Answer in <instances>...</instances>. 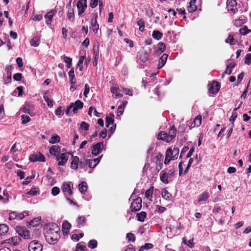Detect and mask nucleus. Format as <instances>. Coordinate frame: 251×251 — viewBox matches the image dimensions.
<instances>
[{
    "mask_svg": "<svg viewBox=\"0 0 251 251\" xmlns=\"http://www.w3.org/2000/svg\"><path fill=\"white\" fill-rule=\"evenodd\" d=\"M45 236L47 241L50 244H54L59 239L60 228L54 223H50L44 227Z\"/></svg>",
    "mask_w": 251,
    "mask_h": 251,
    "instance_id": "f257e3e1",
    "label": "nucleus"
},
{
    "mask_svg": "<svg viewBox=\"0 0 251 251\" xmlns=\"http://www.w3.org/2000/svg\"><path fill=\"white\" fill-rule=\"evenodd\" d=\"M114 115L112 113L109 114L106 117V126L107 128H109L111 134H112L116 129V125H114Z\"/></svg>",
    "mask_w": 251,
    "mask_h": 251,
    "instance_id": "f03ea898",
    "label": "nucleus"
},
{
    "mask_svg": "<svg viewBox=\"0 0 251 251\" xmlns=\"http://www.w3.org/2000/svg\"><path fill=\"white\" fill-rule=\"evenodd\" d=\"M28 215V212L26 211H24L21 213H18L17 212L14 211L10 213L9 220H22L25 216Z\"/></svg>",
    "mask_w": 251,
    "mask_h": 251,
    "instance_id": "7ed1b4c3",
    "label": "nucleus"
},
{
    "mask_svg": "<svg viewBox=\"0 0 251 251\" xmlns=\"http://www.w3.org/2000/svg\"><path fill=\"white\" fill-rule=\"evenodd\" d=\"M78 15L81 16L85 11L87 7V0H79L76 4Z\"/></svg>",
    "mask_w": 251,
    "mask_h": 251,
    "instance_id": "20e7f679",
    "label": "nucleus"
},
{
    "mask_svg": "<svg viewBox=\"0 0 251 251\" xmlns=\"http://www.w3.org/2000/svg\"><path fill=\"white\" fill-rule=\"evenodd\" d=\"M29 251H42L43 246L37 241H32L28 245Z\"/></svg>",
    "mask_w": 251,
    "mask_h": 251,
    "instance_id": "39448f33",
    "label": "nucleus"
},
{
    "mask_svg": "<svg viewBox=\"0 0 251 251\" xmlns=\"http://www.w3.org/2000/svg\"><path fill=\"white\" fill-rule=\"evenodd\" d=\"M179 151V150L178 148H174L173 150L169 148L166 151V154L167 157L172 158V160H175L177 158Z\"/></svg>",
    "mask_w": 251,
    "mask_h": 251,
    "instance_id": "423d86ee",
    "label": "nucleus"
},
{
    "mask_svg": "<svg viewBox=\"0 0 251 251\" xmlns=\"http://www.w3.org/2000/svg\"><path fill=\"white\" fill-rule=\"evenodd\" d=\"M142 207V200L140 198H137L133 201L130 205L132 211H137L140 210Z\"/></svg>",
    "mask_w": 251,
    "mask_h": 251,
    "instance_id": "0eeeda50",
    "label": "nucleus"
},
{
    "mask_svg": "<svg viewBox=\"0 0 251 251\" xmlns=\"http://www.w3.org/2000/svg\"><path fill=\"white\" fill-rule=\"evenodd\" d=\"M104 145L103 142H98L92 146V153L95 155H98L103 150Z\"/></svg>",
    "mask_w": 251,
    "mask_h": 251,
    "instance_id": "6e6552de",
    "label": "nucleus"
},
{
    "mask_svg": "<svg viewBox=\"0 0 251 251\" xmlns=\"http://www.w3.org/2000/svg\"><path fill=\"white\" fill-rule=\"evenodd\" d=\"M226 8L229 12L235 13L237 11L235 0H227Z\"/></svg>",
    "mask_w": 251,
    "mask_h": 251,
    "instance_id": "1a4fd4ad",
    "label": "nucleus"
},
{
    "mask_svg": "<svg viewBox=\"0 0 251 251\" xmlns=\"http://www.w3.org/2000/svg\"><path fill=\"white\" fill-rule=\"evenodd\" d=\"M98 17V16L97 14H94L91 21L90 28H91L95 33H97L99 29V25L97 23Z\"/></svg>",
    "mask_w": 251,
    "mask_h": 251,
    "instance_id": "9d476101",
    "label": "nucleus"
},
{
    "mask_svg": "<svg viewBox=\"0 0 251 251\" xmlns=\"http://www.w3.org/2000/svg\"><path fill=\"white\" fill-rule=\"evenodd\" d=\"M29 159L31 162L45 161V158L44 155L40 152L31 154L30 155Z\"/></svg>",
    "mask_w": 251,
    "mask_h": 251,
    "instance_id": "9b49d317",
    "label": "nucleus"
},
{
    "mask_svg": "<svg viewBox=\"0 0 251 251\" xmlns=\"http://www.w3.org/2000/svg\"><path fill=\"white\" fill-rule=\"evenodd\" d=\"M220 88V84L217 81H213L212 83L209 85V92L210 94L217 93Z\"/></svg>",
    "mask_w": 251,
    "mask_h": 251,
    "instance_id": "f8f14e48",
    "label": "nucleus"
},
{
    "mask_svg": "<svg viewBox=\"0 0 251 251\" xmlns=\"http://www.w3.org/2000/svg\"><path fill=\"white\" fill-rule=\"evenodd\" d=\"M69 155L68 153H63L60 156H57L56 159L58 162V165L59 166L64 165L68 159Z\"/></svg>",
    "mask_w": 251,
    "mask_h": 251,
    "instance_id": "ddd939ff",
    "label": "nucleus"
},
{
    "mask_svg": "<svg viewBox=\"0 0 251 251\" xmlns=\"http://www.w3.org/2000/svg\"><path fill=\"white\" fill-rule=\"evenodd\" d=\"M101 157L102 155L94 159H85V164H87L90 168H94L100 162Z\"/></svg>",
    "mask_w": 251,
    "mask_h": 251,
    "instance_id": "4468645a",
    "label": "nucleus"
},
{
    "mask_svg": "<svg viewBox=\"0 0 251 251\" xmlns=\"http://www.w3.org/2000/svg\"><path fill=\"white\" fill-rule=\"evenodd\" d=\"M62 190L65 196L67 197L71 196L73 192L69 183H64L62 186Z\"/></svg>",
    "mask_w": 251,
    "mask_h": 251,
    "instance_id": "2eb2a0df",
    "label": "nucleus"
},
{
    "mask_svg": "<svg viewBox=\"0 0 251 251\" xmlns=\"http://www.w3.org/2000/svg\"><path fill=\"white\" fill-rule=\"evenodd\" d=\"M67 17L70 22L73 23L75 21L74 8L70 4L67 6Z\"/></svg>",
    "mask_w": 251,
    "mask_h": 251,
    "instance_id": "dca6fc26",
    "label": "nucleus"
},
{
    "mask_svg": "<svg viewBox=\"0 0 251 251\" xmlns=\"http://www.w3.org/2000/svg\"><path fill=\"white\" fill-rule=\"evenodd\" d=\"M166 49V45L163 42H159L157 45V47L154 51L155 54L159 55L163 53Z\"/></svg>",
    "mask_w": 251,
    "mask_h": 251,
    "instance_id": "f3484780",
    "label": "nucleus"
},
{
    "mask_svg": "<svg viewBox=\"0 0 251 251\" xmlns=\"http://www.w3.org/2000/svg\"><path fill=\"white\" fill-rule=\"evenodd\" d=\"M56 11L52 10L48 12L45 15L46 23L47 25H50L52 22V19L55 14Z\"/></svg>",
    "mask_w": 251,
    "mask_h": 251,
    "instance_id": "a211bd4d",
    "label": "nucleus"
},
{
    "mask_svg": "<svg viewBox=\"0 0 251 251\" xmlns=\"http://www.w3.org/2000/svg\"><path fill=\"white\" fill-rule=\"evenodd\" d=\"M60 147L59 146L53 145L50 148L49 152L50 154L56 157L58 156V154L60 152Z\"/></svg>",
    "mask_w": 251,
    "mask_h": 251,
    "instance_id": "6ab92c4d",
    "label": "nucleus"
},
{
    "mask_svg": "<svg viewBox=\"0 0 251 251\" xmlns=\"http://www.w3.org/2000/svg\"><path fill=\"white\" fill-rule=\"evenodd\" d=\"M168 57V55L167 54L164 53L159 58L157 67L158 69L162 68L165 65L167 61Z\"/></svg>",
    "mask_w": 251,
    "mask_h": 251,
    "instance_id": "aec40b11",
    "label": "nucleus"
},
{
    "mask_svg": "<svg viewBox=\"0 0 251 251\" xmlns=\"http://www.w3.org/2000/svg\"><path fill=\"white\" fill-rule=\"evenodd\" d=\"M73 112L76 113L78 109H81L83 106V103L79 100H77L75 103H73Z\"/></svg>",
    "mask_w": 251,
    "mask_h": 251,
    "instance_id": "412c9836",
    "label": "nucleus"
},
{
    "mask_svg": "<svg viewBox=\"0 0 251 251\" xmlns=\"http://www.w3.org/2000/svg\"><path fill=\"white\" fill-rule=\"evenodd\" d=\"M160 180L165 184H167L169 182V179H170V176H169V174L166 173L164 171H161L160 172Z\"/></svg>",
    "mask_w": 251,
    "mask_h": 251,
    "instance_id": "4be33fe9",
    "label": "nucleus"
},
{
    "mask_svg": "<svg viewBox=\"0 0 251 251\" xmlns=\"http://www.w3.org/2000/svg\"><path fill=\"white\" fill-rule=\"evenodd\" d=\"M209 197V193L205 191L199 195L198 201L199 202H205L208 199Z\"/></svg>",
    "mask_w": 251,
    "mask_h": 251,
    "instance_id": "5701e85b",
    "label": "nucleus"
},
{
    "mask_svg": "<svg viewBox=\"0 0 251 251\" xmlns=\"http://www.w3.org/2000/svg\"><path fill=\"white\" fill-rule=\"evenodd\" d=\"M79 161L78 157L73 156L72 160L71 163V168L74 170H76L78 168V165Z\"/></svg>",
    "mask_w": 251,
    "mask_h": 251,
    "instance_id": "b1692460",
    "label": "nucleus"
},
{
    "mask_svg": "<svg viewBox=\"0 0 251 251\" xmlns=\"http://www.w3.org/2000/svg\"><path fill=\"white\" fill-rule=\"evenodd\" d=\"M176 129L174 126H173L170 129L168 136L169 138L167 139L168 141H171L176 136Z\"/></svg>",
    "mask_w": 251,
    "mask_h": 251,
    "instance_id": "393cba45",
    "label": "nucleus"
},
{
    "mask_svg": "<svg viewBox=\"0 0 251 251\" xmlns=\"http://www.w3.org/2000/svg\"><path fill=\"white\" fill-rule=\"evenodd\" d=\"M196 0H191L189 2V5L187 6V10L189 12L193 13L197 9V6L195 4Z\"/></svg>",
    "mask_w": 251,
    "mask_h": 251,
    "instance_id": "a878e982",
    "label": "nucleus"
},
{
    "mask_svg": "<svg viewBox=\"0 0 251 251\" xmlns=\"http://www.w3.org/2000/svg\"><path fill=\"white\" fill-rule=\"evenodd\" d=\"M111 91L113 93V96L115 98H121L123 96V95L120 93L121 90L118 87H112L111 88Z\"/></svg>",
    "mask_w": 251,
    "mask_h": 251,
    "instance_id": "bb28decb",
    "label": "nucleus"
},
{
    "mask_svg": "<svg viewBox=\"0 0 251 251\" xmlns=\"http://www.w3.org/2000/svg\"><path fill=\"white\" fill-rule=\"evenodd\" d=\"M40 42V36L39 35H36L33 37L30 41V44L33 47H38Z\"/></svg>",
    "mask_w": 251,
    "mask_h": 251,
    "instance_id": "cd10ccee",
    "label": "nucleus"
},
{
    "mask_svg": "<svg viewBox=\"0 0 251 251\" xmlns=\"http://www.w3.org/2000/svg\"><path fill=\"white\" fill-rule=\"evenodd\" d=\"M78 189L79 191L82 194H84L87 190L88 189V186L87 184V183L85 181L81 182L79 185H78Z\"/></svg>",
    "mask_w": 251,
    "mask_h": 251,
    "instance_id": "c85d7f7f",
    "label": "nucleus"
},
{
    "mask_svg": "<svg viewBox=\"0 0 251 251\" xmlns=\"http://www.w3.org/2000/svg\"><path fill=\"white\" fill-rule=\"evenodd\" d=\"M157 138L158 140L165 141L166 142H170V141L167 140V139L169 138L168 134L164 131H161L158 133Z\"/></svg>",
    "mask_w": 251,
    "mask_h": 251,
    "instance_id": "c756f323",
    "label": "nucleus"
},
{
    "mask_svg": "<svg viewBox=\"0 0 251 251\" xmlns=\"http://www.w3.org/2000/svg\"><path fill=\"white\" fill-rule=\"evenodd\" d=\"M241 104V103L240 104V105L236 108H235L233 109V111L232 112V114L231 116V117L229 118V121L232 123V125L234 126L233 122H234L235 120L236 119L237 116V113L236 112V111L240 107V105Z\"/></svg>",
    "mask_w": 251,
    "mask_h": 251,
    "instance_id": "7c9ffc66",
    "label": "nucleus"
},
{
    "mask_svg": "<svg viewBox=\"0 0 251 251\" xmlns=\"http://www.w3.org/2000/svg\"><path fill=\"white\" fill-rule=\"evenodd\" d=\"M19 235L24 239H29L30 237V232L27 230H23L19 233Z\"/></svg>",
    "mask_w": 251,
    "mask_h": 251,
    "instance_id": "2f4dec72",
    "label": "nucleus"
},
{
    "mask_svg": "<svg viewBox=\"0 0 251 251\" xmlns=\"http://www.w3.org/2000/svg\"><path fill=\"white\" fill-rule=\"evenodd\" d=\"M153 188V187H151L150 189H148L145 193V197L150 201H152Z\"/></svg>",
    "mask_w": 251,
    "mask_h": 251,
    "instance_id": "473e14b6",
    "label": "nucleus"
},
{
    "mask_svg": "<svg viewBox=\"0 0 251 251\" xmlns=\"http://www.w3.org/2000/svg\"><path fill=\"white\" fill-rule=\"evenodd\" d=\"M9 229L8 226L5 224L0 225V235H2L6 233Z\"/></svg>",
    "mask_w": 251,
    "mask_h": 251,
    "instance_id": "72a5a7b5",
    "label": "nucleus"
},
{
    "mask_svg": "<svg viewBox=\"0 0 251 251\" xmlns=\"http://www.w3.org/2000/svg\"><path fill=\"white\" fill-rule=\"evenodd\" d=\"M147 216V214H146V212H144V211H142L140 213H138L137 214V220L140 221V222H144V220L145 219V218Z\"/></svg>",
    "mask_w": 251,
    "mask_h": 251,
    "instance_id": "f704fd0d",
    "label": "nucleus"
},
{
    "mask_svg": "<svg viewBox=\"0 0 251 251\" xmlns=\"http://www.w3.org/2000/svg\"><path fill=\"white\" fill-rule=\"evenodd\" d=\"M71 227V225L68 221H65L62 224V230L64 232H67Z\"/></svg>",
    "mask_w": 251,
    "mask_h": 251,
    "instance_id": "c9c22d12",
    "label": "nucleus"
},
{
    "mask_svg": "<svg viewBox=\"0 0 251 251\" xmlns=\"http://www.w3.org/2000/svg\"><path fill=\"white\" fill-rule=\"evenodd\" d=\"M162 35H163L162 33H161L158 30L153 31L152 32V37L154 39H156L157 40H160L162 38Z\"/></svg>",
    "mask_w": 251,
    "mask_h": 251,
    "instance_id": "e433bc0d",
    "label": "nucleus"
},
{
    "mask_svg": "<svg viewBox=\"0 0 251 251\" xmlns=\"http://www.w3.org/2000/svg\"><path fill=\"white\" fill-rule=\"evenodd\" d=\"M60 137L57 134H54L49 140V142L51 144H54L60 142Z\"/></svg>",
    "mask_w": 251,
    "mask_h": 251,
    "instance_id": "4c0bfd02",
    "label": "nucleus"
},
{
    "mask_svg": "<svg viewBox=\"0 0 251 251\" xmlns=\"http://www.w3.org/2000/svg\"><path fill=\"white\" fill-rule=\"evenodd\" d=\"M137 24L139 26V30L143 31L145 28L144 21L142 19H138L137 21Z\"/></svg>",
    "mask_w": 251,
    "mask_h": 251,
    "instance_id": "58836bf2",
    "label": "nucleus"
},
{
    "mask_svg": "<svg viewBox=\"0 0 251 251\" xmlns=\"http://www.w3.org/2000/svg\"><path fill=\"white\" fill-rule=\"evenodd\" d=\"M86 221V218L84 216H79L77 220L76 223L78 225H80L81 226H83L85 225V223Z\"/></svg>",
    "mask_w": 251,
    "mask_h": 251,
    "instance_id": "ea45409f",
    "label": "nucleus"
},
{
    "mask_svg": "<svg viewBox=\"0 0 251 251\" xmlns=\"http://www.w3.org/2000/svg\"><path fill=\"white\" fill-rule=\"evenodd\" d=\"M149 55L147 52H142L140 54V59L143 62H146L148 59Z\"/></svg>",
    "mask_w": 251,
    "mask_h": 251,
    "instance_id": "a19ab883",
    "label": "nucleus"
},
{
    "mask_svg": "<svg viewBox=\"0 0 251 251\" xmlns=\"http://www.w3.org/2000/svg\"><path fill=\"white\" fill-rule=\"evenodd\" d=\"M161 195L162 198L166 200H170L172 197V194L166 190H163Z\"/></svg>",
    "mask_w": 251,
    "mask_h": 251,
    "instance_id": "79ce46f5",
    "label": "nucleus"
},
{
    "mask_svg": "<svg viewBox=\"0 0 251 251\" xmlns=\"http://www.w3.org/2000/svg\"><path fill=\"white\" fill-rule=\"evenodd\" d=\"M153 247V246L151 243H146L144 246L140 247L138 251H144L145 250L151 249Z\"/></svg>",
    "mask_w": 251,
    "mask_h": 251,
    "instance_id": "37998d69",
    "label": "nucleus"
},
{
    "mask_svg": "<svg viewBox=\"0 0 251 251\" xmlns=\"http://www.w3.org/2000/svg\"><path fill=\"white\" fill-rule=\"evenodd\" d=\"M69 76L70 78V82L71 84L74 83L75 82V76L74 74V69H72L69 72Z\"/></svg>",
    "mask_w": 251,
    "mask_h": 251,
    "instance_id": "c03bdc74",
    "label": "nucleus"
},
{
    "mask_svg": "<svg viewBox=\"0 0 251 251\" xmlns=\"http://www.w3.org/2000/svg\"><path fill=\"white\" fill-rule=\"evenodd\" d=\"M201 122V116H197L194 120L193 124L194 126H199Z\"/></svg>",
    "mask_w": 251,
    "mask_h": 251,
    "instance_id": "a18cd8bd",
    "label": "nucleus"
},
{
    "mask_svg": "<svg viewBox=\"0 0 251 251\" xmlns=\"http://www.w3.org/2000/svg\"><path fill=\"white\" fill-rule=\"evenodd\" d=\"M38 193V192L36 190L35 188H32L29 191L26 193L25 195L26 197L29 198L30 195L35 196Z\"/></svg>",
    "mask_w": 251,
    "mask_h": 251,
    "instance_id": "49530a36",
    "label": "nucleus"
},
{
    "mask_svg": "<svg viewBox=\"0 0 251 251\" xmlns=\"http://www.w3.org/2000/svg\"><path fill=\"white\" fill-rule=\"evenodd\" d=\"M44 99L47 103V105L49 107H52L53 106L52 100L50 99L48 96L44 95L43 96Z\"/></svg>",
    "mask_w": 251,
    "mask_h": 251,
    "instance_id": "de8ad7c7",
    "label": "nucleus"
},
{
    "mask_svg": "<svg viewBox=\"0 0 251 251\" xmlns=\"http://www.w3.org/2000/svg\"><path fill=\"white\" fill-rule=\"evenodd\" d=\"M89 126L85 122H82L80 125L79 129L87 131L89 130Z\"/></svg>",
    "mask_w": 251,
    "mask_h": 251,
    "instance_id": "09e8293b",
    "label": "nucleus"
},
{
    "mask_svg": "<svg viewBox=\"0 0 251 251\" xmlns=\"http://www.w3.org/2000/svg\"><path fill=\"white\" fill-rule=\"evenodd\" d=\"M88 246L91 249H95L97 247V242L95 240H91L88 244Z\"/></svg>",
    "mask_w": 251,
    "mask_h": 251,
    "instance_id": "8fccbe9b",
    "label": "nucleus"
},
{
    "mask_svg": "<svg viewBox=\"0 0 251 251\" xmlns=\"http://www.w3.org/2000/svg\"><path fill=\"white\" fill-rule=\"evenodd\" d=\"M126 238L128 240V241L134 242L135 240V236L134 234L132 233H128L126 234Z\"/></svg>",
    "mask_w": 251,
    "mask_h": 251,
    "instance_id": "3c124183",
    "label": "nucleus"
},
{
    "mask_svg": "<svg viewBox=\"0 0 251 251\" xmlns=\"http://www.w3.org/2000/svg\"><path fill=\"white\" fill-rule=\"evenodd\" d=\"M20 239L17 237H12L11 239H9L8 243L10 244L15 246L17 244L18 241H19Z\"/></svg>",
    "mask_w": 251,
    "mask_h": 251,
    "instance_id": "603ef678",
    "label": "nucleus"
},
{
    "mask_svg": "<svg viewBox=\"0 0 251 251\" xmlns=\"http://www.w3.org/2000/svg\"><path fill=\"white\" fill-rule=\"evenodd\" d=\"M156 211L159 214L163 213L167 210L165 207H163L158 205H156Z\"/></svg>",
    "mask_w": 251,
    "mask_h": 251,
    "instance_id": "864d4df0",
    "label": "nucleus"
},
{
    "mask_svg": "<svg viewBox=\"0 0 251 251\" xmlns=\"http://www.w3.org/2000/svg\"><path fill=\"white\" fill-rule=\"evenodd\" d=\"M55 114L59 117H61L64 114V110L62 109V107L61 106L57 108L55 111Z\"/></svg>",
    "mask_w": 251,
    "mask_h": 251,
    "instance_id": "5fc2aeb1",
    "label": "nucleus"
},
{
    "mask_svg": "<svg viewBox=\"0 0 251 251\" xmlns=\"http://www.w3.org/2000/svg\"><path fill=\"white\" fill-rule=\"evenodd\" d=\"M250 31H251V30H249V29H248V28L246 26H245L243 28L240 29V33H241V34H242L243 35H246L247 34L250 32Z\"/></svg>",
    "mask_w": 251,
    "mask_h": 251,
    "instance_id": "6e6d98bb",
    "label": "nucleus"
},
{
    "mask_svg": "<svg viewBox=\"0 0 251 251\" xmlns=\"http://www.w3.org/2000/svg\"><path fill=\"white\" fill-rule=\"evenodd\" d=\"M22 124H25L27 123L30 121V118L28 116L22 115Z\"/></svg>",
    "mask_w": 251,
    "mask_h": 251,
    "instance_id": "4d7b16f0",
    "label": "nucleus"
},
{
    "mask_svg": "<svg viewBox=\"0 0 251 251\" xmlns=\"http://www.w3.org/2000/svg\"><path fill=\"white\" fill-rule=\"evenodd\" d=\"M60 192V189L58 187L55 186L53 187L51 189V194L53 196L57 195Z\"/></svg>",
    "mask_w": 251,
    "mask_h": 251,
    "instance_id": "13d9d810",
    "label": "nucleus"
},
{
    "mask_svg": "<svg viewBox=\"0 0 251 251\" xmlns=\"http://www.w3.org/2000/svg\"><path fill=\"white\" fill-rule=\"evenodd\" d=\"M39 224H40L39 219H38V218H37V219H34L33 220H32L31 221H30V222L29 223V225L31 226H38V225H39Z\"/></svg>",
    "mask_w": 251,
    "mask_h": 251,
    "instance_id": "bf43d9fd",
    "label": "nucleus"
},
{
    "mask_svg": "<svg viewBox=\"0 0 251 251\" xmlns=\"http://www.w3.org/2000/svg\"><path fill=\"white\" fill-rule=\"evenodd\" d=\"M122 92H124L126 95L132 96L133 95L132 91L130 89L127 88H122Z\"/></svg>",
    "mask_w": 251,
    "mask_h": 251,
    "instance_id": "052dcab7",
    "label": "nucleus"
},
{
    "mask_svg": "<svg viewBox=\"0 0 251 251\" xmlns=\"http://www.w3.org/2000/svg\"><path fill=\"white\" fill-rule=\"evenodd\" d=\"M99 1V0H91L90 6L92 8L96 7L98 4Z\"/></svg>",
    "mask_w": 251,
    "mask_h": 251,
    "instance_id": "680f3d73",
    "label": "nucleus"
},
{
    "mask_svg": "<svg viewBox=\"0 0 251 251\" xmlns=\"http://www.w3.org/2000/svg\"><path fill=\"white\" fill-rule=\"evenodd\" d=\"M251 63V54H247L245 57V63L250 65Z\"/></svg>",
    "mask_w": 251,
    "mask_h": 251,
    "instance_id": "e2e57ef3",
    "label": "nucleus"
},
{
    "mask_svg": "<svg viewBox=\"0 0 251 251\" xmlns=\"http://www.w3.org/2000/svg\"><path fill=\"white\" fill-rule=\"evenodd\" d=\"M234 39L231 35H229L227 38V39L226 40V43L227 44H229L230 45L233 44V41Z\"/></svg>",
    "mask_w": 251,
    "mask_h": 251,
    "instance_id": "0e129e2a",
    "label": "nucleus"
},
{
    "mask_svg": "<svg viewBox=\"0 0 251 251\" xmlns=\"http://www.w3.org/2000/svg\"><path fill=\"white\" fill-rule=\"evenodd\" d=\"M124 111V106L120 105L117 109V116H120L123 114Z\"/></svg>",
    "mask_w": 251,
    "mask_h": 251,
    "instance_id": "69168bd1",
    "label": "nucleus"
},
{
    "mask_svg": "<svg viewBox=\"0 0 251 251\" xmlns=\"http://www.w3.org/2000/svg\"><path fill=\"white\" fill-rule=\"evenodd\" d=\"M89 90H90V87H89V85L88 84H85V87H84V91L83 94H84V96L86 98L87 97V95H88V94L89 92Z\"/></svg>",
    "mask_w": 251,
    "mask_h": 251,
    "instance_id": "338daca9",
    "label": "nucleus"
},
{
    "mask_svg": "<svg viewBox=\"0 0 251 251\" xmlns=\"http://www.w3.org/2000/svg\"><path fill=\"white\" fill-rule=\"evenodd\" d=\"M22 78V75L21 73H16L13 75V79L16 81H20Z\"/></svg>",
    "mask_w": 251,
    "mask_h": 251,
    "instance_id": "774afa93",
    "label": "nucleus"
}]
</instances>
